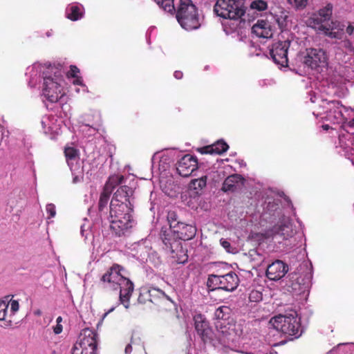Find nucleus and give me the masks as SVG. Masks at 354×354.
Listing matches in <instances>:
<instances>
[{
    "instance_id": "f257e3e1",
    "label": "nucleus",
    "mask_w": 354,
    "mask_h": 354,
    "mask_svg": "<svg viewBox=\"0 0 354 354\" xmlns=\"http://www.w3.org/2000/svg\"><path fill=\"white\" fill-rule=\"evenodd\" d=\"M124 268L114 263L100 277L98 286L103 292H111L119 290V299L125 308L129 307V299L133 292L134 286L132 281L124 277Z\"/></svg>"
},
{
    "instance_id": "f03ea898",
    "label": "nucleus",
    "mask_w": 354,
    "mask_h": 354,
    "mask_svg": "<svg viewBox=\"0 0 354 354\" xmlns=\"http://www.w3.org/2000/svg\"><path fill=\"white\" fill-rule=\"evenodd\" d=\"M131 203H110L109 222L112 232L116 236L125 235L126 232L132 228L134 221L132 213Z\"/></svg>"
},
{
    "instance_id": "7ed1b4c3",
    "label": "nucleus",
    "mask_w": 354,
    "mask_h": 354,
    "mask_svg": "<svg viewBox=\"0 0 354 354\" xmlns=\"http://www.w3.org/2000/svg\"><path fill=\"white\" fill-rule=\"evenodd\" d=\"M43 95L50 103H56L64 95L62 83L64 82L62 66H50L43 72Z\"/></svg>"
},
{
    "instance_id": "20e7f679",
    "label": "nucleus",
    "mask_w": 354,
    "mask_h": 354,
    "mask_svg": "<svg viewBox=\"0 0 354 354\" xmlns=\"http://www.w3.org/2000/svg\"><path fill=\"white\" fill-rule=\"evenodd\" d=\"M269 323L274 328L286 335L299 338L301 334V324L295 311L288 315H276L270 319Z\"/></svg>"
},
{
    "instance_id": "39448f33",
    "label": "nucleus",
    "mask_w": 354,
    "mask_h": 354,
    "mask_svg": "<svg viewBox=\"0 0 354 354\" xmlns=\"http://www.w3.org/2000/svg\"><path fill=\"white\" fill-rule=\"evenodd\" d=\"M160 239L164 243V249L169 254L173 263H185L189 257L187 254V250L183 248L182 242L175 239L169 232L160 231Z\"/></svg>"
},
{
    "instance_id": "423d86ee",
    "label": "nucleus",
    "mask_w": 354,
    "mask_h": 354,
    "mask_svg": "<svg viewBox=\"0 0 354 354\" xmlns=\"http://www.w3.org/2000/svg\"><path fill=\"white\" fill-rule=\"evenodd\" d=\"M178 7L176 17L182 28L187 30H192L199 28L197 7L192 1H181Z\"/></svg>"
},
{
    "instance_id": "0eeeda50",
    "label": "nucleus",
    "mask_w": 354,
    "mask_h": 354,
    "mask_svg": "<svg viewBox=\"0 0 354 354\" xmlns=\"http://www.w3.org/2000/svg\"><path fill=\"white\" fill-rule=\"evenodd\" d=\"M98 334L92 329H84L80 339L72 349V354H98Z\"/></svg>"
},
{
    "instance_id": "6e6552de",
    "label": "nucleus",
    "mask_w": 354,
    "mask_h": 354,
    "mask_svg": "<svg viewBox=\"0 0 354 354\" xmlns=\"http://www.w3.org/2000/svg\"><path fill=\"white\" fill-rule=\"evenodd\" d=\"M214 11L217 16L231 20L239 19L245 13L241 1H216Z\"/></svg>"
},
{
    "instance_id": "1a4fd4ad",
    "label": "nucleus",
    "mask_w": 354,
    "mask_h": 354,
    "mask_svg": "<svg viewBox=\"0 0 354 354\" xmlns=\"http://www.w3.org/2000/svg\"><path fill=\"white\" fill-rule=\"evenodd\" d=\"M326 53L322 48H307L303 57V64L318 73L323 71L328 65Z\"/></svg>"
},
{
    "instance_id": "9d476101",
    "label": "nucleus",
    "mask_w": 354,
    "mask_h": 354,
    "mask_svg": "<svg viewBox=\"0 0 354 354\" xmlns=\"http://www.w3.org/2000/svg\"><path fill=\"white\" fill-rule=\"evenodd\" d=\"M124 181L123 175L114 174L108 178L105 185H104L102 191L100 195L98 202V214L102 218V214H105V209H107V205L109 201L110 196L116 186L122 184Z\"/></svg>"
},
{
    "instance_id": "9b49d317",
    "label": "nucleus",
    "mask_w": 354,
    "mask_h": 354,
    "mask_svg": "<svg viewBox=\"0 0 354 354\" xmlns=\"http://www.w3.org/2000/svg\"><path fill=\"white\" fill-rule=\"evenodd\" d=\"M19 305L17 300H12L10 296L5 297L0 300V322L3 327H10L12 325V315L19 310Z\"/></svg>"
},
{
    "instance_id": "f8f14e48",
    "label": "nucleus",
    "mask_w": 354,
    "mask_h": 354,
    "mask_svg": "<svg viewBox=\"0 0 354 354\" xmlns=\"http://www.w3.org/2000/svg\"><path fill=\"white\" fill-rule=\"evenodd\" d=\"M168 301L169 297L165 292L156 288H142L138 297V301L140 304H145L149 302L157 306Z\"/></svg>"
},
{
    "instance_id": "ddd939ff",
    "label": "nucleus",
    "mask_w": 354,
    "mask_h": 354,
    "mask_svg": "<svg viewBox=\"0 0 354 354\" xmlns=\"http://www.w3.org/2000/svg\"><path fill=\"white\" fill-rule=\"evenodd\" d=\"M290 46V41L288 39L284 41H278L273 43L271 49H270V55L274 62L277 65L286 66L288 65V58L287 53Z\"/></svg>"
},
{
    "instance_id": "4468645a",
    "label": "nucleus",
    "mask_w": 354,
    "mask_h": 354,
    "mask_svg": "<svg viewBox=\"0 0 354 354\" xmlns=\"http://www.w3.org/2000/svg\"><path fill=\"white\" fill-rule=\"evenodd\" d=\"M220 333L223 334L224 340L234 342L241 337L243 333L240 324H236L232 319L231 322L217 323Z\"/></svg>"
},
{
    "instance_id": "2eb2a0df",
    "label": "nucleus",
    "mask_w": 354,
    "mask_h": 354,
    "mask_svg": "<svg viewBox=\"0 0 354 354\" xmlns=\"http://www.w3.org/2000/svg\"><path fill=\"white\" fill-rule=\"evenodd\" d=\"M162 231H167L169 232L171 235L176 236L175 239L177 240H191L193 239L197 232V228L191 224H185L184 223L178 224L176 226L173 225V228L171 230H164Z\"/></svg>"
},
{
    "instance_id": "dca6fc26",
    "label": "nucleus",
    "mask_w": 354,
    "mask_h": 354,
    "mask_svg": "<svg viewBox=\"0 0 354 354\" xmlns=\"http://www.w3.org/2000/svg\"><path fill=\"white\" fill-rule=\"evenodd\" d=\"M198 165L197 158L187 154L176 163V171L181 176L189 177L192 172L198 169Z\"/></svg>"
},
{
    "instance_id": "f3484780",
    "label": "nucleus",
    "mask_w": 354,
    "mask_h": 354,
    "mask_svg": "<svg viewBox=\"0 0 354 354\" xmlns=\"http://www.w3.org/2000/svg\"><path fill=\"white\" fill-rule=\"evenodd\" d=\"M274 27L265 19H258L251 28L252 34L259 38L269 39L274 35Z\"/></svg>"
},
{
    "instance_id": "a211bd4d",
    "label": "nucleus",
    "mask_w": 354,
    "mask_h": 354,
    "mask_svg": "<svg viewBox=\"0 0 354 354\" xmlns=\"http://www.w3.org/2000/svg\"><path fill=\"white\" fill-rule=\"evenodd\" d=\"M288 271V266L280 260H277L268 266L266 277L270 280L277 281L283 278Z\"/></svg>"
},
{
    "instance_id": "6ab92c4d",
    "label": "nucleus",
    "mask_w": 354,
    "mask_h": 354,
    "mask_svg": "<svg viewBox=\"0 0 354 354\" xmlns=\"http://www.w3.org/2000/svg\"><path fill=\"white\" fill-rule=\"evenodd\" d=\"M199 178L192 179L188 189V196L186 197V205L192 209L197 210L199 208Z\"/></svg>"
},
{
    "instance_id": "aec40b11",
    "label": "nucleus",
    "mask_w": 354,
    "mask_h": 354,
    "mask_svg": "<svg viewBox=\"0 0 354 354\" xmlns=\"http://www.w3.org/2000/svg\"><path fill=\"white\" fill-rule=\"evenodd\" d=\"M332 12V4H326L324 8L319 9L318 12L315 13L313 17L310 18V23L311 26L315 28H319V26H324V23L330 19Z\"/></svg>"
},
{
    "instance_id": "412c9836",
    "label": "nucleus",
    "mask_w": 354,
    "mask_h": 354,
    "mask_svg": "<svg viewBox=\"0 0 354 354\" xmlns=\"http://www.w3.org/2000/svg\"><path fill=\"white\" fill-rule=\"evenodd\" d=\"M220 289L227 292L234 291L239 283V277L234 272H230L222 276H218Z\"/></svg>"
},
{
    "instance_id": "4be33fe9",
    "label": "nucleus",
    "mask_w": 354,
    "mask_h": 354,
    "mask_svg": "<svg viewBox=\"0 0 354 354\" xmlns=\"http://www.w3.org/2000/svg\"><path fill=\"white\" fill-rule=\"evenodd\" d=\"M345 26L339 21H332L329 27L326 26H319L316 29L322 31L324 35L333 39H341L343 35V29Z\"/></svg>"
},
{
    "instance_id": "5701e85b",
    "label": "nucleus",
    "mask_w": 354,
    "mask_h": 354,
    "mask_svg": "<svg viewBox=\"0 0 354 354\" xmlns=\"http://www.w3.org/2000/svg\"><path fill=\"white\" fill-rule=\"evenodd\" d=\"M243 178L239 174H233L225 179L222 190L224 192H234L241 188L243 185Z\"/></svg>"
},
{
    "instance_id": "b1692460",
    "label": "nucleus",
    "mask_w": 354,
    "mask_h": 354,
    "mask_svg": "<svg viewBox=\"0 0 354 354\" xmlns=\"http://www.w3.org/2000/svg\"><path fill=\"white\" fill-rule=\"evenodd\" d=\"M133 194V190L131 187L127 185H120L113 195L110 203H131L129 197Z\"/></svg>"
},
{
    "instance_id": "393cba45",
    "label": "nucleus",
    "mask_w": 354,
    "mask_h": 354,
    "mask_svg": "<svg viewBox=\"0 0 354 354\" xmlns=\"http://www.w3.org/2000/svg\"><path fill=\"white\" fill-rule=\"evenodd\" d=\"M227 144L223 140L216 141L214 144L201 148V154L221 155L228 149Z\"/></svg>"
},
{
    "instance_id": "a878e982",
    "label": "nucleus",
    "mask_w": 354,
    "mask_h": 354,
    "mask_svg": "<svg viewBox=\"0 0 354 354\" xmlns=\"http://www.w3.org/2000/svg\"><path fill=\"white\" fill-rule=\"evenodd\" d=\"M324 109L326 112L329 113L328 117L330 118L331 114L334 113V118L336 120L341 119L342 117V113L341 111L342 104L339 101H327L326 100H322Z\"/></svg>"
},
{
    "instance_id": "bb28decb",
    "label": "nucleus",
    "mask_w": 354,
    "mask_h": 354,
    "mask_svg": "<svg viewBox=\"0 0 354 354\" xmlns=\"http://www.w3.org/2000/svg\"><path fill=\"white\" fill-rule=\"evenodd\" d=\"M270 13L274 17L276 22L280 28H283L286 25V19L288 18V12L281 8H272Z\"/></svg>"
},
{
    "instance_id": "cd10ccee",
    "label": "nucleus",
    "mask_w": 354,
    "mask_h": 354,
    "mask_svg": "<svg viewBox=\"0 0 354 354\" xmlns=\"http://www.w3.org/2000/svg\"><path fill=\"white\" fill-rule=\"evenodd\" d=\"M214 315L218 320V323L231 322L232 309L230 307L223 306L216 309Z\"/></svg>"
},
{
    "instance_id": "c85d7f7f",
    "label": "nucleus",
    "mask_w": 354,
    "mask_h": 354,
    "mask_svg": "<svg viewBox=\"0 0 354 354\" xmlns=\"http://www.w3.org/2000/svg\"><path fill=\"white\" fill-rule=\"evenodd\" d=\"M83 15V7L82 6L72 5L67 9L66 16L68 19L75 21L81 19Z\"/></svg>"
},
{
    "instance_id": "c756f323",
    "label": "nucleus",
    "mask_w": 354,
    "mask_h": 354,
    "mask_svg": "<svg viewBox=\"0 0 354 354\" xmlns=\"http://www.w3.org/2000/svg\"><path fill=\"white\" fill-rule=\"evenodd\" d=\"M205 322L201 319V339L206 344L211 342L214 339V333L212 329L205 328Z\"/></svg>"
},
{
    "instance_id": "7c9ffc66",
    "label": "nucleus",
    "mask_w": 354,
    "mask_h": 354,
    "mask_svg": "<svg viewBox=\"0 0 354 354\" xmlns=\"http://www.w3.org/2000/svg\"><path fill=\"white\" fill-rule=\"evenodd\" d=\"M64 156H65L68 165L71 168V162L79 157V151L77 149L67 147L64 149Z\"/></svg>"
},
{
    "instance_id": "2f4dec72",
    "label": "nucleus",
    "mask_w": 354,
    "mask_h": 354,
    "mask_svg": "<svg viewBox=\"0 0 354 354\" xmlns=\"http://www.w3.org/2000/svg\"><path fill=\"white\" fill-rule=\"evenodd\" d=\"M290 227L286 224L277 225L273 227L272 233L278 234L283 237V239H287L290 236L288 230Z\"/></svg>"
},
{
    "instance_id": "473e14b6",
    "label": "nucleus",
    "mask_w": 354,
    "mask_h": 354,
    "mask_svg": "<svg viewBox=\"0 0 354 354\" xmlns=\"http://www.w3.org/2000/svg\"><path fill=\"white\" fill-rule=\"evenodd\" d=\"M207 289L208 291H214L220 289V282L218 275H210L208 277Z\"/></svg>"
},
{
    "instance_id": "72a5a7b5",
    "label": "nucleus",
    "mask_w": 354,
    "mask_h": 354,
    "mask_svg": "<svg viewBox=\"0 0 354 354\" xmlns=\"http://www.w3.org/2000/svg\"><path fill=\"white\" fill-rule=\"evenodd\" d=\"M167 219L169 225V230L172 229L173 225L176 226L180 223H183L180 221L178 220V216L174 210L168 211Z\"/></svg>"
},
{
    "instance_id": "f704fd0d",
    "label": "nucleus",
    "mask_w": 354,
    "mask_h": 354,
    "mask_svg": "<svg viewBox=\"0 0 354 354\" xmlns=\"http://www.w3.org/2000/svg\"><path fill=\"white\" fill-rule=\"evenodd\" d=\"M174 1H157L158 5L165 12L170 14L176 13Z\"/></svg>"
},
{
    "instance_id": "c9c22d12",
    "label": "nucleus",
    "mask_w": 354,
    "mask_h": 354,
    "mask_svg": "<svg viewBox=\"0 0 354 354\" xmlns=\"http://www.w3.org/2000/svg\"><path fill=\"white\" fill-rule=\"evenodd\" d=\"M250 7L251 10L264 11L268 8L267 1H251Z\"/></svg>"
},
{
    "instance_id": "e433bc0d",
    "label": "nucleus",
    "mask_w": 354,
    "mask_h": 354,
    "mask_svg": "<svg viewBox=\"0 0 354 354\" xmlns=\"http://www.w3.org/2000/svg\"><path fill=\"white\" fill-rule=\"evenodd\" d=\"M262 300V293L256 290H252L249 294V301L250 302L257 303Z\"/></svg>"
},
{
    "instance_id": "4c0bfd02",
    "label": "nucleus",
    "mask_w": 354,
    "mask_h": 354,
    "mask_svg": "<svg viewBox=\"0 0 354 354\" xmlns=\"http://www.w3.org/2000/svg\"><path fill=\"white\" fill-rule=\"evenodd\" d=\"M296 280L297 281L292 283V289L295 291H298L299 292L304 291L306 287L304 286V284H301L300 279L297 277Z\"/></svg>"
},
{
    "instance_id": "58836bf2",
    "label": "nucleus",
    "mask_w": 354,
    "mask_h": 354,
    "mask_svg": "<svg viewBox=\"0 0 354 354\" xmlns=\"http://www.w3.org/2000/svg\"><path fill=\"white\" fill-rule=\"evenodd\" d=\"M46 211L47 214H49V218L56 216V207L53 203L46 205Z\"/></svg>"
},
{
    "instance_id": "ea45409f",
    "label": "nucleus",
    "mask_w": 354,
    "mask_h": 354,
    "mask_svg": "<svg viewBox=\"0 0 354 354\" xmlns=\"http://www.w3.org/2000/svg\"><path fill=\"white\" fill-rule=\"evenodd\" d=\"M79 68L75 65H71L70 70L67 73V75L71 77H75L77 73H79Z\"/></svg>"
},
{
    "instance_id": "a19ab883",
    "label": "nucleus",
    "mask_w": 354,
    "mask_h": 354,
    "mask_svg": "<svg viewBox=\"0 0 354 354\" xmlns=\"http://www.w3.org/2000/svg\"><path fill=\"white\" fill-rule=\"evenodd\" d=\"M342 44H343V46L344 48H346V49H348V50H349V52L354 51V48L352 47V44H351V41L348 39L343 40L342 41Z\"/></svg>"
},
{
    "instance_id": "79ce46f5",
    "label": "nucleus",
    "mask_w": 354,
    "mask_h": 354,
    "mask_svg": "<svg viewBox=\"0 0 354 354\" xmlns=\"http://www.w3.org/2000/svg\"><path fill=\"white\" fill-rule=\"evenodd\" d=\"M220 244L227 251L230 250L231 244L226 239H220Z\"/></svg>"
},
{
    "instance_id": "37998d69",
    "label": "nucleus",
    "mask_w": 354,
    "mask_h": 354,
    "mask_svg": "<svg viewBox=\"0 0 354 354\" xmlns=\"http://www.w3.org/2000/svg\"><path fill=\"white\" fill-rule=\"evenodd\" d=\"M294 6H296L297 9H301L306 6L307 1H293Z\"/></svg>"
},
{
    "instance_id": "c03bdc74",
    "label": "nucleus",
    "mask_w": 354,
    "mask_h": 354,
    "mask_svg": "<svg viewBox=\"0 0 354 354\" xmlns=\"http://www.w3.org/2000/svg\"><path fill=\"white\" fill-rule=\"evenodd\" d=\"M62 330V326L61 324H57L55 326L53 327V332L54 333L58 335L59 334Z\"/></svg>"
},
{
    "instance_id": "a18cd8bd",
    "label": "nucleus",
    "mask_w": 354,
    "mask_h": 354,
    "mask_svg": "<svg viewBox=\"0 0 354 354\" xmlns=\"http://www.w3.org/2000/svg\"><path fill=\"white\" fill-rule=\"evenodd\" d=\"M346 33L349 35H352L354 33V26L352 25L351 23H348V25L346 28Z\"/></svg>"
},
{
    "instance_id": "49530a36",
    "label": "nucleus",
    "mask_w": 354,
    "mask_h": 354,
    "mask_svg": "<svg viewBox=\"0 0 354 354\" xmlns=\"http://www.w3.org/2000/svg\"><path fill=\"white\" fill-rule=\"evenodd\" d=\"M198 317H199V315L194 316L195 330H196L198 332H199V323L198 322Z\"/></svg>"
},
{
    "instance_id": "de8ad7c7",
    "label": "nucleus",
    "mask_w": 354,
    "mask_h": 354,
    "mask_svg": "<svg viewBox=\"0 0 354 354\" xmlns=\"http://www.w3.org/2000/svg\"><path fill=\"white\" fill-rule=\"evenodd\" d=\"M174 77L177 80H180L183 77V72L182 71H175Z\"/></svg>"
},
{
    "instance_id": "09e8293b",
    "label": "nucleus",
    "mask_w": 354,
    "mask_h": 354,
    "mask_svg": "<svg viewBox=\"0 0 354 354\" xmlns=\"http://www.w3.org/2000/svg\"><path fill=\"white\" fill-rule=\"evenodd\" d=\"M206 183H207V176H201V187H202V186H206Z\"/></svg>"
},
{
    "instance_id": "8fccbe9b",
    "label": "nucleus",
    "mask_w": 354,
    "mask_h": 354,
    "mask_svg": "<svg viewBox=\"0 0 354 354\" xmlns=\"http://www.w3.org/2000/svg\"><path fill=\"white\" fill-rule=\"evenodd\" d=\"M132 351V345L131 344H127L125 347V353H131Z\"/></svg>"
},
{
    "instance_id": "3c124183",
    "label": "nucleus",
    "mask_w": 354,
    "mask_h": 354,
    "mask_svg": "<svg viewBox=\"0 0 354 354\" xmlns=\"http://www.w3.org/2000/svg\"><path fill=\"white\" fill-rule=\"evenodd\" d=\"M322 128L323 129L324 131H328L330 129H332L331 126L330 125H328V124H324L322 126Z\"/></svg>"
},
{
    "instance_id": "603ef678",
    "label": "nucleus",
    "mask_w": 354,
    "mask_h": 354,
    "mask_svg": "<svg viewBox=\"0 0 354 354\" xmlns=\"http://www.w3.org/2000/svg\"><path fill=\"white\" fill-rule=\"evenodd\" d=\"M62 321V318L61 316H59L57 318V324H60Z\"/></svg>"
},
{
    "instance_id": "864d4df0",
    "label": "nucleus",
    "mask_w": 354,
    "mask_h": 354,
    "mask_svg": "<svg viewBox=\"0 0 354 354\" xmlns=\"http://www.w3.org/2000/svg\"><path fill=\"white\" fill-rule=\"evenodd\" d=\"M100 124H98V125L95 126V127L91 126V127L93 128V129L94 131H98V127H100Z\"/></svg>"
},
{
    "instance_id": "5fc2aeb1",
    "label": "nucleus",
    "mask_w": 354,
    "mask_h": 354,
    "mask_svg": "<svg viewBox=\"0 0 354 354\" xmlns=\"http://www.w3.org/2000/svg\"><path fill=\"white\" fill-rule=\"evenodd\" d=\"M310 100L311 102L315 103V97H311L310 98Z\"/></svg>"
},
{
    "instance_id": "6e6d98bb",
    "label": "nucleus",
    "mask_w": 354,
    "mask_h": 354,
    "mask_svg": "<svg viewBox=\"0 0 354 354\" xmlns=\"http://www.w3.org/2000/svg\"><path fill=\"white\" fill-rule=\"evenodd\" d=\"M75 83H76L77 84H81V81H80V80H75Z\"/></svg>"
},
{
    "instance_id": "4d7b16f0",
    "label": "nucleus",
    "mask_w": 354,
    "mask_h": 354,
    "mask_svg": "<svg viewBox=\"0 0 354 354\" xmlns=\"http://www.w3.org/2000/svg\"><path fill=\"white\" fill-rule=\"evenodd\" d=\"M87 354H90V349H87Z\"/></svg>"
},
{
    "instance_id": "13d9d810",
    "label": "nucleus",
    "mask_w": 354,
    "mask_h": 354,
    "mask_svg": "<svg viewBox=\"0 0 354 354\" xmlns=\"http://www.w3.org/2000/svg\"><path fill=\"white\" fill-rule=\"evenodd\" d=\"M77 179V177H75V178H74V180H74V182H76Z\"/></svg>"
}]
</instances>
